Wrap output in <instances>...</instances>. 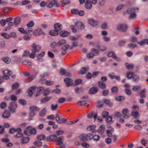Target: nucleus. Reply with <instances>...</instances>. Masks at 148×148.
<instances>
[{
	"label": "nucleus",
	"instance_id": "f257e3e1",
	"mask_svg": "<svg viewBox=\"0 0 148 148\" xmlns=\"http://www.w3.org/2000/svg\"><path fill=\"white\" fill-rule=\"evenodd\" d=\"M43 89V88L42 87H30L28 90V95L30 96L31 97L33 93L36 94L35 96L37 97L40 95L41 91Z\"/></svg>",
	"mask_w": 148,
	"mask_h": 148
},
{
	"label": "nucleus",
	"instance_id": "f03ea898",
	"mask_svg": "<svg viewBox=\"0 0 148 148\" xmlns=\"http://www.w3.org/2000/svg\"><path fill=\"white\" fill-rule=\"evenodd\" d=\"M32 53L29 55V57L31 58H34L36 56L35 53L38 52L41 49L40 46L35 43H33L31 46Z\"/></svg>",
	"mask_w": 148,
	"mask_h": 148
},
{
	"label": "nucleus",
	"instance_id": "7ed1b4c3",
	"mask_svg": "<svg viewBox=\"0 0 148 148\" xmlns=\"http://www.w3.org/2000/svg\"><path fill=\"white\" fill-rule=\"evenodd\" d=\"M99 52L98 50L95 49H92L91 51V53H89L87 55V57L89 58H92L95 56L99 55Z\"/></svg>",
	"mask_w": 148,
	"mask_h": 148
},
{
	"label": "nucleus",
	"instance_id": "20e7f679",
	"mask_svg": "<svg viewBox=\"0 0 148 148\" xmlns=\"http://www.w3.org/2000/svg\"><path fill=\"white\" fill-rule=\"evenodd\" d=\"M128 28L127 25L125 24H122L119 25L117 27V29L121 32H125Z\"/></svg>",
	"mask_w": 148,
	"mask_h": 148
},
{
	"label": "nucleus",
	"instance_id": "39448f33",
	"mask_svg": "<svg viewBox=\"0 0 148 148\" xmlns=\"http://www.w3.org/2000/svg\"><path fill=\"white\" fill-rule=\"evenodd\" d=\"M17 107V105L15 102H11L10 104V105L9 106L8 108L10 109L11 112L13 113L15 112L16 109Z\"/></svg>",
	"mask_w": 148,
	"mask_h": 148
},
{
	"label": "nucleus",
	"instance_id": "423d86ee",
	"mask_svg": "<svg viewBox=\"0 0 148 148\" xmlns=\"http://www.w3.org/2000/svg\"><path fill=\"white\" fill-rule=\"evenodd\" d=\"M3 78L4 79H9V76L12 74V71L8 70H5L3 71Z\"/></svg>",
	"mask_w": 148,
	"mask_h": 148
},
{
	"label": "nucleus",
	"instance_id": "0eeeda50",
	"mask_svg": "<svg viewBox=\"0 0 148 148\" xmlns=\"http://www.w3.org/2000/svg\"><path fill=\"white\" fill-rule=\"evenodd\" d=\"M39 82L42 84L45 83L46 85L50 86L53 84V82L49 80H45L42 78L39 80Z\"/></svg>",
	"mask_w": 148,
	"mask_h": 148
},
{
	"label": "nucleus",
	"instance_id": "6e6552de",
	"mask_svg": "<svg viewBox=\"0 0 148 148\" xmlns=\"http://www.w3.org/2000/svg\"><path fill=\"white\" fill-rule=\"evenodd\" d=\"M64 139V137L61 136L57 138L55 142L57 145H61L63 144V140Z\"/></svg>",
	"mask_w": 148,
	"mask_h": 148
},
{
	"label": "nucleus",
	"instance_id": "1a4fd4ad",
	"mask_svg": "<svg viewBox=\"0 0 148 148\" xmlns=\"http://www.w3.org/2000/svg\"><path fill=\"white\" fill-rule=\"evenodd\" d=\"M75 24L76 27L79 29H84V25L82 23L80 22H76Z\"/></svg>",
	"mask_w": 148,
	"mask_h": 148
},
{
	"label": "nucleus",
	"instance_id": "9d476101",
	"mask_svg": "<svg viewBox=\"0 0 148 148\" xmlns=\"http://www.w3.org/2000/svg\"><path fill=\"white\" fill-rule=\"evenodd\" d=\"M85 8L88 10L90 9L92 7V4L90 0H86L84 4Z\"/></svg>",
	"mask_w": 148,
	"mask_h": 148
},
{
	"label": "nucleus",
	"instance_id": "9b49d317",
	"mask_svg": "<svg viewBox=\"0 0 148 148\" xmlns=\"http://www.w3.org/2000/svg\"><path fill=\"white\" fill-rule=\"evenodd\" d=\"M56 119L58 123L60 124H64L67 121V119L64 118L63 119V120H64V121H61V120L59 117V114L58 113L56 114Z\"/></svg>",
	"mask_w": 148,
	"mask_h": 148
},
{
	"label": "nucleus",
	"instance_id": "f8f14e48",
	"mask_svg": "<svg viewBox=\"0 0 148 148\" xmlns=\"http://www.w3.org/2000/svg\"><path fill=\"white\" fill-rule=\"evenodd\" d=\"M64 81L67 87L72 86L73 84V80L71 79L67 78L64 79Z\"/></svg>",
	"mask_w": 148,
	"mask_h": 148
},
{
	"label": "nucleus",
	"instance_id": "ddd939ff",
	"mask_svg": "<svg viewBox=\"0 0 148 148\" xmlns=\"http://www.w3.org/2000/svg\"><path fill=\"white\" fill-rule=\"evenodd\" d=\"M89 24L93 27H96L99 24V22L95 21L93 19H90L88 20Z\"/></svg>",
	"mask_w": 148,
	"mask_h": 148
},
{
	"label": "nucleus",
	"instance_id": "4468645a",
	"mask_svg": "<svg viewBox=\"0 0 148 148\" xmlns=\"http://www.w3.org/2000/svg\"><path fill=\"white\" fill-rule=\"evenodd\" d=\"M55 29L58 32L61 30L62 29V25L59 23L55 24L54 25Z\"/></svg>",
	"mask_w": 148,
	"mask_h": 148
},
{
	"label": "nucleus",
	"instance_id": "2eb2a0df",
	"mask_svg": "<svg viewBox=\"0 0 148 148\" xmlns=\"http://www.w3.org/2000/svg\"><path fill=\"white\" fill-rule=\"evenodd\" d=\"M57 138V136L55 135H51L49 137H47V140L52 142H55Z\"/></svg>",
	"mask_w": 148,
	"mask_h": 148
},
{
	"label": "nucleus",
	"instance_id": "dca6fc26",
	"mask_svg": "<svg viewBox=\"0 0 148 148\" xmlns=\"http://www.w3.org/2000/svg\"><path fill=\"white\" fill-rule=\"evenodd\" d=\"M98 90L97 87H93L90 89L89 93L92 94H95L98 92Z\"/></svg>",
	"mask_w": 148,
	"mask_h": 148
},
{
	"label": "nucleus",
	"instance_id": "f3484780",
	"mask_svg": "<svg viewBox=\"0 0 148 148\" xmlns=\"http://www.w3.org/2000/svg\"><path fill=\"white\" fill-rule=\"evenodd\" d=\"M32 127L29 126L26 128L24 131V134L26 135L29 136L31 135V130Z\"/></svg>",
	"mask_w": 148,
	"mask_h": 148
},
{
	"label": "nucleus",
	"instance_id": "a211bd4d",
	"mask_svg": "<svg viewBox=\"0 0 148 148\" xmlns=\"http://www.w3.org/2000/svg\"><path fill=\"white\" fill-rule=\"evenodd\" d=\"M79 139L83 142H86L87 141L86 134H80L79 136Z\"/></svg>",
	"mask_w": 148,
	"mask_h": 148
},
{
	"label": "nucleus",
	"instance_id": "6ab92c4d",
	"mask_svg": "<svg viewBox=\"0 0 148 148\" xmlns=\"http://www.w3.org/2000/svg\"><path fill=\"white\" fill-rule=\"evenodd\" d=\"M95 126L90 125L87 127V129L89 131H92V132L93 133H96V132L95 130Z\"/></svg>",
	"mask_w": 148,
	"mask_h": 148
},
{
	"label": "nucleus",
	"instance_id": "aec40b11",
	"mask_svg": "<svg viewBox=\"0 0 148 148\" xmlns=\"http://www.w3.org/2000/svg\"><path fill=\"white\" fill-rule=\"evenodd\" d=\"M98 84L99 88L102 89H104L106 87V84L103 82L99 81L98 83Z\"/></svg>",
	"mask_w": 148,
	"mask_h": 148
},
{
	"label": "nucleus",
	"instance_id": "412c9836",
	"mask_svg": "<svg viewBox=\"0 0 148 148\" xmlns=\"http://www.w3.org/2000/svg\"><path fill=\"white\" fill-rule=\"evenodd\" d=\"M69 35V32L65 31H62L60 33V36L63 37L67 36Z\"/></svg>",
	"mask_w": 148,
	"mask_h": 148
},
{
	"label": "nucleus",
	"instance_id": "4be33fe9",
	"mask_svg": "<svg viewBox=\"0 0 148 148\" xmlns=\"http://www.w3.org/2000/svg\"><path fill=\"white\" fill-rule=\"evenodd\" d=\"M105 130V128L104 127V125H101L99 127V128L98 130V132L100 134H102L103 133Z\"/></svg>",
	"mask_w": 148,
	"mask_h": 148
},
{
	"label": "nucleus",
	"instance_id": "5701e85b",
	"mask_svg": "<svg viewBox=\"0 0 148 148\" xmlns=\"http://www.w3.org/2000/svg\"><path fill=\"white\" fill-rule=\"evenodd\" d=\"M10 115V113L8 111L5 110L3 113L2 116L4 118H7L9 117Z\"/></svg>",
	"mask_w": 148,
	"mask_h": 148
},
{
	"label": "nucleus",
	"instance_id": "b1692460",
	"mask_svg": "<svg viewBox=\"0 0 148 148\" xmlns=\"http://www.w3.org/2000/svg\"><path fill=\"white\" fill-rule=\"evenodd\" d=\"M25 35L23 36V38L25 40H29L31 38L32 35L31 34H25Z\"/></svg>",
	"mask_w": 148,
	"mask_h": 148
},
{
	"label": "nucleus",
	"instance_id": "393cba45",
	"mask_svg": "<svg viewBox=\"0 0 148 148\" xmlns=\"http://www.w3.org/2000/svg\"><path fill=\"white\" fill-rule=\"evenodd\" d=\"M29 140V138L28 137H24L21 140V143L23 144H26L27 143Z\"/></svg>",
	"mask_w": 148,
	"mask_h": 148
},
{
	"label": "nucleus",
	"instance_id": "a878e982",
	"mask_svg": "<svg viewBox=\"0 0 148 148\" xmlns=\"http://www.w3.org/2000/svg\"><path fill=\"white\" fill-rule=\"evenodd\" d=\"M21 21V18L19 17L15 18L14 20V23L15 25L19 24Z\"/></svg>",
	"mask_w": 148,
	"mask_h": 148
},
{
	"label": "nucleus",
	"instance_id": "bb28decb",
	"mask_svg": "<svg viewBox=\"0 0 148 148\" xmlns=\"http://www.w3.org/2000/svg\"><path fill=\"white\" fill-rule=\"evenodd\" d=\"M88 67H82L80 71V73L82 75L85 74L88 70Z\"/></svg>",
	"mask_w": 148,
	"mask_h": 148
},
{
	"label": "nucleus",
	"instance_id": "cd10ccee",
	"mask_svg": "<svg viewBox=\"0 0 148 148\" xmlns=\"http://www.w3.org/2000/svg\"><path fill=\"white\" fill-rule=\"evenodd\" d=\"M146 92V91L145 90H141L139 94V95L141 98H144L146 97L145 94Z\"/></svg>",
	"mask_w": 148,
	"mask_h": 148
},
{
	"label": "nucleus",
	"instance_id": "c85d7f7f",
	"mask_svg": "<svg viewBox=\"0 0 148 148\" xmlns=\"http://www.w3.org/2000/svg\"><path fill=\"white\" fill-rule=\"evenodd\" d=\"M125 64L127 68L129 70L133 69L134 66V65L133 64H129L126 63Z\"/></svg>",
	"mask_w": 148,
	"mask_h": 148
},
{
	"label": "nucleus",
	"instance_id": "c756f323",
	"mask_svg": "<svg viewBox=\"0 0 148 148\" xmlns=\"http://www.w3.org/2000/svg\"><path fill=\"white\" fill-rule=\"evenodd\" d=\"M47 112V110L44 108L39 113V115L40 116H43Z\"/></svg>",
	"mask_w": 148,
	"mask_h": 148
},
{
	"label": "nucleus",
	"instance_id": "7c9ffc66",
	"mask_svg": "<svg viewBox=\"0 0 148 148\" xmlns=\"http://www.w3.org/2000/svg\"><path fill=\"white\" fill-rule=\"evenodd\" d=\"M126 77L128 79H130L132 77L134 73L132 72H128L126 73Z\"/></svg>",
	"mask_w": 148,
	"mask_h": 148
},
{
	"label": "nucleus",
	"instance_id": "2f4dec72",
	"mask_svg": "<svg viewBox=\"0 0 148 148\" xmlns=\"http://www.w3.org/2000/svg\"><path fill=\"white\" fill-rule=\"evenodd\" d=\"M49 34L52 36H55L58 35V32L55 29L52 30L49 32Z\"/></svg>",
	"mask_w": 148,
	"mask_h": 148
},
{
	"label": "nucleus",
	"instance_id": "473e14b6",
	"mask_svg": "<svg viewBox=\"0 0 148 148\" xmlns=\"http://www.w3.org/2000/svg\"><path fill=\"white\" fill-rule=\"evenodd\" d=\"M76 93L79 94L83 91L84 90L82 87H77L75 89Z\"/></svg>",
	"mask_w": 148,
	"mask_h": 148
},
{
	"label": "nucleus",
	"instance_id": "72a5a7b5",
	"mask_svg": "<svg viewBox=\"0 0 148 148\" xmlns=\"http://www.w3.org/2000/svg\"><path fill=\"white\" fill-rule=\"evenodd\" d=\"M138 38L135 37H133L130 38L129 39V41L130 42H132L134 43L137 42V43Z\"/></svg>",
	"mask_w": 148,
	"mask_h": 148
},
{
	"label": "nucleus",
	"instance_id": "f704fd0d",
	"mask_svg": "<svg viewBox=\"0 0 148 148\" xmlns=\"http://www.w3.org/2000/svg\"><path fill=\"white\" fill-rule=\"evenodd\" d=\"M51 99L52 97H47L42 99L41 100V102L45 103L51 100Z\"/></svg>",
	"mask_w": 148,
	"mask_h": 148
},
{
	"label": "nucleus",
	"instance_id": "c9c22d12",
	"mask_svg": "<svg viewBox=\"0 0 148 148\" xmlns=\"http://www.w3.org/2000/svg\"><path fill=\"white\" fill-rule=\"evenodd\" d=\"M108 56L109 57H112L114 59H116L117 58L115 54L112 52H109L108 54Z\"/></svg>",
	"mask_w": 148,
	"mask_h": 148
},
{
	"label": "nucleus",
	"instance_id": "e433bc0d",
	"mask_svg": "<svg viewBox=\"0 0 148 148\" xmlns=\"http://www.w3.org/2000/svg\"><path fill=\"white\" fill-rule=\"evenodd\" d=\"M135 11V8H129L126 10V12L128 14H130L132 13H133Z\"/></svg>",
	"mask_w": 148,
	"mask_h": 148
},
{
	"label": "nucleus",
	"instance_id": "4c0bfd02",
	"mask_svg": "<svg viewBox=\"0 0 148 148\" xmlns=\"http://www.w3.org/2000/svg\"><path fill=\"white\" fill-rule=\"evenodd\" d=\"M147 39H145L142 40L140 42H137V44H139L140 46H142L144 45L145 43L146 44V42H147Z\"/></svg>",
	"mask_w": 148,
	"mask_h": 148
},
{
	"label": "nucleus",
	"instance_id": "58836bf2",
	"mask_svg": "<svg viewBox=\"0 0 148 148\" xmlns=\"http://www.w3.org/2000/svg\"><path fill=\"white\" fill-rule=\"evenodd\" d=\"M132 79L133 81L136 83L139 80V78L138 75H135L132 77Z\"/></svg>",
	"mask_w": 148,
	"mask_h": 148
},
{
	"label": "nucleus",
	"instance_id": "ea45409f",
	"mask_svg": "<svg viewBox=\"0 0 148 148\" xmlns=\"http://www.w3.org/2000/svg\"><path fill=\"white\" fill-rule=\"evenodd\" d=\"M111 92L113 93H117L118 91V88L116 86H113L111 89Z\"/></svg>",
	"mask_w": 148,
	"mask_h": 148
},
{
	"label": "nucleus",
	"instance_id": "a19ab883",
	"mask_svg": "<svg viewBox=\"0 0 148 148\" xmlns=\"http://www.w3.org/2000/svg\"><path fill=\"white\" fill-rule=\"evenodd\" d=\"M87 141L90 140L92 139L93 135L91 133H88L86 134Z\"/></svg>",
	"mask_w": 148,
	"mask_h": 148
},
{
	"label": "nucleus",
	"instance_id": "79ce46f5",
	"mask_svg": "<svg viewBox=\"0 0 148 148\" xmlns=\"http://www.w3.org/2000/svg\"><path fill=\"white\" fill-rule=\"evenodd\" d=\"M30 110L33 111L34 112L35 111H38L40 110V109L37 106H32L31 107Z\"/></svg>",
	"mask_w": 148,
	"mask_h": 148
},
{
	"label": "nucleus",
	"instance_id": "37998d69",
	"mask_svg": "<svg viewBox=\"0 0 148 148\" xmlns=\"http://www.w3.org/2000/svg\"><path fill=\"white\" fill-rule=\"evenodd\" d=\"M138 113L137 111H133L131 114V115L133 116H134L135 118H138Z\"/></svg>",
	"mask_w": 148,
	"mask_h": 148
},
{
	"label": "nucleus",
	"instance_id": "c03bdc74",
	"mask_svg": "<svg viewBox=\"0 0 148 148\" xmlns=\"http://www.w3.org/2000/svg\"><path fill=\"white\" fill-rule=\"evenodd\" d=\"M45 54V52L44 51H42V52L39 54L37 56V57L38 58V61H40V60H42L41 58L44 56Z\"/></svg>",
	"mask_w": 148,
	"mask_h": 148
},
{
	"label": "nucleus",
	"instance_id": "a18cd8bd",
	"mask_svg": "<svg viewBox=\"0 0 148 148\" xmlns=\"http://www.w3.org/2000/svg\"><path fill=\"white\" fill-rule=\"evenodd\" d=\"M58 107V105L57 104L55 105L52 104L51 106V109L52 110L54 111L57 110Z\"/></svg>",
	"mask_w": 148,
	"mask_h": 148
},
{
	"label": "nucleus",
	"instance_id": "49530a36",
	"mask_svg": "<svg viewBox=\"0 0 148 148\" xmlns=\"http://www.w3.org/2000/svg\"><path fill=\"white\" fill-rule=\"evenodd\" d=\"M112 118L110 116H109L107 117L106 120V122L109 123L110 124H111L113 123V121L112 120Z\"/></svg>",
	"mask_w": 148,
	"mask_h": 148
},
{
	"label": "nucleus",
	"instance_id": "de8ad7c7",
	"mask_svg": "<svg viewBox=\"0 0 148 148\" xmlns=\"http://www.w3.org/2000/svg\"><path fill=\"white\" fill-rule=\"evenodd\" d=\"M19 84L18 83H16L12 86V88L13 90L17 89L19 87Z\"/></svg>",
	"mask_w": 148,
	"mask_h": 148
},
{
	"label": "nucleus",
	"instance_id": "09e8293b",
	"mask_svg": "<svg viewBox=\"0 0 148 148\" xmlns=\"http://www.w3.org/2000/svg\"><path fill=\"white\" fill-rule=\"evenodd\" d=\"M97 47L100 50L102 51H103L106 49V47L104 46H98Z\"/></svg>",
	"mask_w": 148,
	"mask_h": 148
},
{
	"label": "nucleus",
	"instance_id": "8fccbe9b",
	"mask_svg": "<svg viewBox=\"0 0 148 148\" xmlns=\"http://www.w3.org/2000/svg\"><path fill=\"white\" fill-rule=\"evenodd\" d=\"M45 136L43 135H40L37 136V138L38 140H43L45 138Z\"/></svg>",
	"mask_w": 148,
	"mask_h": 148
},
{
	"label": "nucleus",
	"instance_id": "3c124183",
	"mask_svg": "<svg viewBox=\"0 0 148 148\" xmlns=\"http://www.w3.org/2000/svg\"><path fill=\"white\" fill-rule=\"evenodd\" d=\"M3 60L7 64L9 63L10 62V59L8 57H4L3 58Z\"/></svg>",
	"mask_w": 148,
	"mask_h": 148
},
{
	"label": "nucleus",
	"instance_id": "603ef678",
	"mask_svg": "<svg viewBox=\"0 0 148 148\" xmlns=\"http://www.w3.org/2000/svg\"><path fill=\"white\" fill-rule=\"evenodd\" d=\"M1 35L5 39H8L10 37L9 35L6 34L5 33H1Z\"/></svg>",
	"mask_w": 148,
	"mask_h": 148
},
{
	"label": "nucleus",
	"instance_id": "864d4df0",
	"mask_svg": "<svg viewBox=\"0 0 148 148\" xmlns=\"http://www.w3.org/2000/svg\"><path fill=\"white\" fill-rule=\"evenodd\" d=\"M66 73V71L65 69H64L62 68L60 70L59 73L60 74L62 75H64Z\"/></svg>",
	"mask_w": 148,
	"mask_h": 148
},
{
	"label": "nucleus",
	"instance_id": "5fc2aeb1",
	"mask_svg": "<svg viewBox=\"0 0 148 148\" xmlns=\"http://www.w3.org/2000/svg\"><path fill=\"white\" fill-rule=\"evenodd\" d=\"M137 45L136 44H132V43H129L128 45V47L129 48H131L132 49H134L135 47H136Z\"/></svg>",
	"mask_w": 148,
	"mask_h": 148
},
{
	"label": "nucleus",
	"instance_id": "6e6d98bb",
	"mask_svg": "<svg viewBox=\"0 0 148 148\" xmlns=\"http://www.w3.org/2000/svg\"><path fill=\"white\" fill-rule=\"evenodd\" d=\"M103 101L104 102L108 104L109 106L110 107H112L113 106V104L111 103H110V101L108 99H103Z\"/></svg>",
	"mask_w": 148,
	"mask_h": 148
},
{
	"label": "nucleus",
	"instance_id": "4d7b16f0",
	"mask_svg": "<svg viewBox=\"0 0 148 148\" xmlns=\"http://www.w3.org/2000/svg\"><path fill=\"white\" fill-rule=\"evenodd\" d=\"M100 138V137L98 135H95L94 136L93 135L92 139L94 141H97L99 140Z\"/></svg>",
	"mask_w": 148,
	"mask_h": 148
},
{
	"label": "nucleus",
	"instance_id": "13d9d810",
	"mask_svg": "<svg viewBox=\"0 0 148 148\" xmlns=\"http://www.w3.org/2000/svg\"><path fill=\"white\" fill-rule=\"evenodd\" d=\"M81 145L82 147L86 148H89L90 146L89 144L85 143H82Z\"/></svg>",
	"mask_w": 148,
	"mask_h": 148
},
{
	"label": "nucleus",
	"instance_id": "bf43d9fd",
	"mask_svg": "<svg viewBox=\"0 0 148 148\" xmlns=\"http://www.w3.org/2000/svg\"><path fill=\"white\" fill-rule=\"evenodd\" d=\"M18 102L22 105H25L26 104V101L23 99H19L18 101Z\"/></svg>",
	"mask_w": 148,
	"mask_h": 148
},
{
	"label": "nucleus",
	"instance_id": "052dcab7",
	"mask_svg": "<svg viewBox=\"0 0 148 148\" xmlns=\"http://www.w3.org/2000/svg\"><path fill=\"white\" fill-rule=\"evenodd\" d=\"M109 93V91L108 90H103L102 92V95L106 96L108 95Z\"/></svg>",
	"mask_w": 148,
	"mask_h": 148
},
{
	"label": "nucleus",
	"instance_id": "680f3d73",
	"mask_svg": "<svg viewBox=\"0 0 148 148\" xmlns=\"http://www.w3.org/2000/svg\"><path fill=\"white\" fill-rule=\"evenodd\" d=\"M34 145L36 147H40L42 145V143L39 141H36L34 142Z\"/></svg>",
	"mask_w": 148,
	"mask_h": 148
},
{
	"label": "nucleus",
	"instance_id": "e2e57ef3",
	"mask_svg": "<svg viewBox=\"0 0 148 148\" xmlns=\"http://www.w3.org/2000/svg\"><path fill=\"white\" fill-rule=\"evenodd\" d=\"M66 43V40L64 39H61L58 42V44L60 45H62Z\"/></svg>",
	"mask_w": 148,
	"mask_h": 148
},
{
	"label": "nucleus",
	"instance_id": "0e129e2a",
	"mask_svg": "<svg viewBox=\"0 0 148 148\" xmlns=\"http://www.w3.org/2000/svg\"><path fill=\"white\" fill-rule=\"evenodd\" d=\"M65 101L66 99L65 98L61 97L59 99L58 101L59 103H63Z\"/></svg>",
	"mask_w": 148,
	"mask_h": 148
},
{
	"label": "nucleus",
	"instance_id": "69168bd1",
	"mask_svg": "<svg viewBox=\"0 0 148 148\" xmlns=\"http://www.w3.org/2000/svg\"><path fill=\"white\" fill-rule=\"evenodd\" d=\"M34 22L33 21H31L27 23V27H32L34 26Z\"/></svg>",
	"mask_w": 148,
	"mask_h": 148
},
{
	"label": "nucleus",
	"instance_id": "338daca9",
	"mask_svg": "<svg viewBox=\"0 0 148 148\" xmlns=\"http://www.w3.org/2000/svg\"><path fill=\"white\" fill-rule=\"evenodd\" d=\"M147 143V141L146 140H145L144 139H143L141 140V144L144 146H145L146 144Z\"/></svg>",
	"mask_w": 148,
	"mask_h": 148
},
{
	"label": "nucleus",
	"instance_id": "774afa93",
	"mask_svg": "<svg viewBox=\"0 0 148 148\" xmlns=\"http://www.w3.org/2000/svg\"><path fill=\"white\" fill-rule=\"evenodd\" d=\"M109 115V113L107 111H104L102 113V116L103 118H106Z\"/></svg>",
	"mask_w": 148,
	"mask_h": 148
}]
</instances>
